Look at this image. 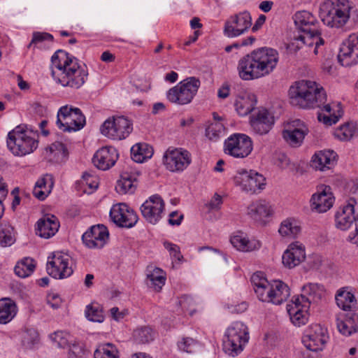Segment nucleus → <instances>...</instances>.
I'll use <instances>...</instances> for the list:
<instances>
[{
	"label": "nucleus",
	"mask_w": 358,
	"mask_h": 358,
	"mask_svg": "<svg viewBox=\"0 0 358 358\" xmlns=\"http://www.w3.org/2000/svg\"><path fill=\"white\" fill-rule=\"evenodd\" d=\"M273 293H271V303L275 305H280L290 296L289 287L282 281H274L273 282Z\"/></svg>",
	"instance_id": "40"
},
{
	"label": "nucleus",
	"mask_w": 358,
	"mask_h": 358,
	"mask_svg": "<svg viewBox=\"0 0 358 358\" xmlns=\"http://www.w3.org/2000/svg\"><path fill=\"white\" fill-rule=\"evenodd\" d=\"M222 203V197L219 194H215L210 201L208 203V206L211 210L219 209Z\"/></svg>",
	"instance_id": "60"
},
{
	"label": "nucleus",
	"mask_w": 358,
	"mask_h": 358,
	"mask_svg": "<svg viewBox=\"0 0 358 358\" xmlns=\"http://www.w3.org/2000/svg\"><path fill=\"white\" fill-rule=\"evenodd\" d=\"M56 124L64 132L76 131L85 126V117L80 108L66 105L59 109Z\"/></svg>",
	"instance_id": "8"
},
{
	"label": "nucleus",
	"mask_w": 358,
	"mask_h": 358,
	"mask_svg": "<svg viewBox=\"0 0 358 358\" xmlns=\"http://www.w3.org/2000/svg\"><path fill=\"white\" fill-rule=\"evenodd\" d=\"M231 243L238 250L243 252H249L259 249L261 243L257 240H248L243 235H236L231 238Z\"/></svg>",
	"instance_id": "42"
},
{
	"label": "nucleus",
	"mask_w": 358,
	"mask_h": 358,
	"mask_svg": "<svg viewBox=\"0 0 358 358\" xmlns=\"http://www.w3.org/2000/svg\"><path fill=\"white\" fill-rule=\"evenodd\" d=\"M357 201L355 198H349L346 204L337 211L335 215V225L341 230H347L353 222L355 223L357 217L355 216V206Z\"/></svg>",
	"instance_id": "23"
},
{
	"label": "nucleus",
	"mask_w": 358,
	"mask_h": 358,
	"mask_svg": "<svg viewBox=\"0 0 358 358\" xmlns=\"http://www.w3.org/2000/svg\"><path fill=\"white\" fill-rule=\"evenodd\" d=\"M278 59V52L273 48L264 47L254 50L238 61L239 76L243 80L266 76L275 69Z\"/></svg>",
	"instance_id": "3"
},
{
	"label": "nucleus",
	"mask_w": 358,
	"mask_h": 358,
	"mask_svg": "<svg viewBox=\"0 0 358 358\" xmlns=\"http://www.w3.org/2000/svg\"><path fill=\"white\" fill-rule=\"evenodd\" d=\"M248 327L241 322H235L227 329L223 338V351L232 357L243 352L249 341Z\"/></svg>",
	"instance_id": "6"
},
{
	"label": "nucleus",
	"mask_w": 358,
	"mask_h": 358,
	"mask_svg": "<svg viewBox=\"0 0 358 358\" xmlns=\"http://www.w3.org/2000/svg\"><path fill=\"white\" fill-rule=\"evenodd\" d=\"M251 282L254 290H255V288H258L260 286L268 285V281L262 272H256L251 277Z\"/></svg>",
	"instance_id": "57"
},
{
	"label": "nucleus",
	"mask_w": 358,
	"mask_h": 358,
	"mask_svg": "<svg viewBox=\"0 0 358 358\" xmlns=\"http://www.w3.org/2000/svg\"><path fill=\"white\" fill-rule=\"evenodd\" d=\"M15 241L14 228L10 224H4L0 228V245L10 246Z\"/></svg>",
	"instance_id": "48"
},
{
	"label": "nucleus",
	"mask_w": 358,
	"mask_h": 358,
	"mask_svg": "<svg viewBox=\"0 0 358 358\" xmlns=\"http://www.w3.org/2000/svg\"><path fill=\"white\" fill-rule=\"evenodd\" d=\"M324 292L322 285L317 283H308L302 287L301 294L293 296L292 299L298 303H303L304 308H310L311 303H317Z\"/></svg>",
	"instance_id": "26"
},
{
	"label": "nucleus",
	"mask_w": 358,
	"mask_h": 358,
	"mask_svg": "<svg viewBox=\"0 0 358 358\" xmlns=\"http://www.w3.org/2000/svg\"><path fill=\"white\" fill-rule=\"evenodd\" d=\"M38 342V334L34 329H26L22 336V343L26 348H31Z\"/></svg>",
	"instance_id": "51"
},
{
	"label": "nucleus",
	"mask_w": 358,
	"mask_h": 358,
	"mask_svg": "<svg viewBox=\"0 0 358 358\" xmlns=\"http://www.w3.org/2000/svg\"><path fill=\"white\" fill-rule=\"evenodd\" d=\"M52 76L63 87L79 89L86 82L88 71L75 57L62 50H57L51 57Z\"/></svg>",
	"instance_id": "2"
},
{
	"label": "nucleus",
	"mask_w": 358,
	"mask_h": 358,
	"mask_svg": "<svg viewBox=\"0 0 358 358\" xmlns=\"http://www.w3.org/2000/svg\"><path fill=\"white\" fill-rule=\"evenodd\" d=\"M83 182L88 185L91 189H96L98 187V184L93 180V177L88 173H84L83 175Z\"/></svg>",
	"instance_id": "59"
},
{
	"label": "nucleus",
	"mask_w": 358,
	"mask_h": 358,
	"mask_svg": "<svg viewBox=\"0 0 358 358\" xmlns=\"http://www.w3.org/2000/svg\"><path fill=\"white\" fill-rule=\"evenodd\" d=\"M329 335L327 328L320 324H310L305 331L302 341L311 351L322 350L327 341Z\"/></svg>",
	"instance_id": "15"
},
{
	"label": "nucleus",
	"mask_w": 358,
	"mask_h": 358,
	"mask_svg": "<svg viewBox=\"0 0 358 358\" xmlns=\"http://www.w3.org/2000/svg\"><path fill=\"white\" fill-rule=\"evenodd\" d=\"M338 59L343 66H350L357 63L358 34H352L341 45Z\"/></svg>",
	"instance_id": "18"
},
{
	"label": "nucleus",
	"mask_w": 358,
	"mask_h": 358,
	"mask_svg": "<svg viewBox=\"0 0 358 358\" xmlns=\"http://www.w3.org/2000/svg\"><path fill=\"white\" fill-rule=\"evenodd\" d=\"M335 299L338 306L345 311H352L351 309L357 305L355 295L348 290V287L338 289Z\"/></svg>",
	"instance_id": "36"
},
{
	"label": "nucleus",
	"mask_w": 358,
	"mask_h": 358,
	"mask_svg": "<svg viewBox=\"0 0 358 358\" xmlns=\"http://www.w3.org/2000/svg\"><path fill=\"white\" fill-rule=\"evenodd\" d=\"M291 103L301 108H322V110L328 113H318L317 119L327 125L336 124L341 117L340 105L337 104L335 112L329 103L325 104L327 94L322 87L314 81L301 80L296 82L289 90Z\"/></svg>",
	"instance_id": "1"
},
{
	"label": "nucleus",
	"mask_w": 358,
	"mask_h": 358,
	"mask_svg": "<svg viewBox=\"0 0 358 358\" xmlns=\"http://www.w3.org/2000/svg\"><path fill=\"white\" fill-rule=\"evenodd\" d=\"M252 25V17L248 11L241 12L227 20L224 24V35L229 38L237 37L248 30Z\"/></svg>",
	"instance_id": "16"
},
{
	"label": "nucleus",
	"mask_w": 358,
	"mask_h": 358,
	"mask_svg": "<svg viewBox=\"0 0 358 358\" xmlns=\"http://www.w3.org/2000/svg\"><path fill=\"white\" fill-rule=\"evenodd\" d=\"M65 333L57 331L50 335V339L56 343L59 348H64L67 344V339L65 338Z\"/></svg>",
	"instance_id": "56"
},
{
	"label": "nucleus",
	"mask_w": 358,
	"mask_h": 358,
	"mask_svg": "<svg viewBox=\"0 0 358 358\" xmlns=\"http://www.w3.org/2000/svg\"><path fill=\"white\" fill-rule=\"evenodd\" d=\"M166 169L172 172L183 171L192 162L191 154L183 148H169L163 157Z\"/></svg>",
	"instance_id": "13"
},
{
	"label": "nucleus",
	"mask_w": 358,
	"mask_h": 358,
	"mask_svg": "<svg viewBox=\"0 0 358 358\" xmlns=\"http://www.w3.org/2000/svg\"><path fill=\"white\" fill-rule=\"evenodd\" d=\"M252 148L251 138L244 134H233L224 141V153L234 158L248 157Z\"/></svg>",
	"instance_id": "10"
},
{
	"label": "nucleus",
	"mask_w": 358,
	"mask_h": 358,
	"mask_svg": "<svg viewBox=\"0 0 358 358\" xmlns=\"http://www.w3.org/2000/svg\"><path fill=\"white\" fill-rule=\"evenodd\" d=\"M335 198L329 186L323 185L317 188L310 199V206L313 210L322 213L329 210L334 203Z\"/></svg>",
	"instance_id": "20"
},
{
	"label": "nucleus",
	"mask_w": 358,
	"mask_h": 358,
	"mask_svg": "<svg viewBox=\"0 0 358 358\" xmlns=\"http://www.w3.org/2000/svg\"><path fill=\"white\" fill-rule=\"evenodd\" d=\"M252 130L259 135L266 134L275 123L273 114L266 108H260L250 116Z\"/></svg>",
	"instance_id": "21"
},
{
	"label": "nucleus",
	"mask_w": 358,
	"mask_h": 358,
	"mask_svg": "<svg viewBox=\"0 0 358 358\" xmlns=\"http://www.w3.org/2000/svg\"><path fill=\"white\" fill-rule=\"evenodd\" d=\"M265 178L255 171L242 170L234 178V183L240 186L243 191L255 194L264 189Z\"/></svg>",
	"instance_id": "12"
},
{
	"label": "nucleus",
	"mask_w": 358,
	"mask_h": 358,
	"mask_svg": "<svg viewBox=\"0 0 358 358\" xmlns=\"http://www.w3.org/2000/svg\"><path fill=\"white\" fill-rule=\"evenodd\" d=\"M156 336L155 330L149 325L136 327L132 334V338L136 344H148L154 341Z\"/></svg>",
	"instance_id": "38"
},
{
	"label": "nucleus",
	"mask_w": 358,
	"mask_h": 358,
	"mask_svg": "<svg viewBox=\"0 0 358 358\" xmlns=\"http://www.w3.org/2000/svg\"><path fill=\"white\" fill-rule=\"evenodd\" d=\"M164 247L169 251V255L171 259L174 261H177L178 263H181L183 261V256L181 254L180 247L171 243L168 241H166L163 243Z\"/></svg>",
	"instance_id": "54"
},
{
	"label": "nucleus",
	"mask_w": 358,
	"mask_h": 358,
	"mask_svg": "<svg viewBox=\"0 0 358 358\" xmlns=\"http://www.w3.org/2000/svg\"><path fill=\"white\" fill-rule=\"evenodd\" d=\"M85 313L90 321L102 322L104 320L102 309L98 303L87 306Z\"/></svg>",
	"instance_id": "49"
},
{
	"label": "nucleus",
	"mask_w": 358,
	"mask_h": 358,
	"mask_svg": "<svg viewBox=\"0 0 358 358\" xmlns=\"http://www.w3.org/2000/svg\"><path fill=\"white\" fill-rule=\"evenodd\" d=\"M109 216L112 222L121 228H131L138 220L137 213L125 203L113 205Z\"/></svg>",
	"instance_id": "14"
},
{
	"label": "nucleus",
	"mask_w": 358,
	"mask_h": 358,
	"mask_svg": "<svg viewBox=\"0 0 358 358\" xmlns=\"http://www.w3.org/2000/svg\"><path fill=\"white\" fill-rule=\"evenodd\" d=\"M54 186L53 176L45 174L36 181L33 189V194L41 201H43L51 192Z\"/></svg>",
	"instance_id": "34"
},
{
	"label": "nucleus",
	"mask_w": 358,
	"mask_h": 358,
	"mask_svg": "<svg viewBox=\"0 0 358 358\" xmlns=\"http://www.w3.org/2000/svg\"><path fill=\"white\" fill-rule=\"evenodd\" d=\"M338 155L331 150H320L312 157L310 166L315 170L325 171L333 169L337 164Z\"/></svg>",
	"instance_id": "25"
},
{
	"label": "nucleus",
	"mask_w": 358,
	"mask_h": 358,
	"mask_svg": "<svg viewBox=\"0 0 358 358\" xmlns=\"http://www.w3.org/2000/svg\"><path fill=\"white\" fill-rule=\"evenodd\" d=\"M71 257L62 252H55L48 257L46 264L48 273L55 279H64L71 276L73 270L71 266Z\"/></svg>",
	"instance_id": "11"
},
{
	"label": "nucleus",
	"mask_w": 358,
	"mask_h": 358,
	"mask_svg": "<svg viewBox=\"0 0 358 358\" xmlns=\"http://www.w3.org/2000/svg\"><path fill=\"white\" fill-rule=\"evenodd\" d=\"M36 136V132L28 129L27 127L17 126L8 132V148L16 156H24L30 154L38 147Z\"/></svg>",
	"instance_id": "5"
},
{
	"label": "nucleus",
	"mask_w": 358,
	"mask_h": 358,
	"mask_svg": "<svg viewBox=\"0 0 358 358\" xmlns=\"http://www.w3.org/2000/svg\"><path fill=\"white\" fill-rule=\"evenodd\" d=\"M35 267V262L32 258L24 257L22 260L17 262L14 268V271L17 276L27 278L34 271Z\"/></svg>",
	"instance_id": "45"
},
{
	"label": "nucleus",
	"mask_w": 358,
	"mask_h": 358,
	"mask_svg": "<svg viewBox=\"0 0 358 358\" xmlns=\"http://www.w3.org/2000/svg\"><path fill=\"white\" fill-rule=\"evenodd\" d=\"M271 213V206L265 200L256 201L248 207V215L256 222H264V219Z\"/></svg>",
	"instance_id": "32"
},
{
	"label": "nucleus",
	"mask_w": 358,
	"mask_h": 358,
	"mask_svg": "<svg viewBox=\"0 0 358 358\" xmlns=\"http://www.w3.org/2000/svg\"><path fill=\"white\" fill-rule=\"evenodd\" d=\"M153 155V149L147 143H136L131 148V158L137 163H143Z\"/></svg>",
	"instance_id": "41"
},
{
	"label": "nucleus",
	"mask_w": 358,
	"mask_h": 358,
	"mask_svg": "<svg viewBox=\"0 0 358 358\" xmlns=\"http://www.w3.org/2000/svg\"><path fill=\"white\" fill-rule=\"evenodd\" d=\"M356 133V128L352 124L341 126L336 131V136L341 141L350 140Z\"/></svg>",
	"instance_id": "52"
},
{
	"label": "nucleus",
	"mask_w": 358,
	"mask_h": 358,
	"mask_svg": "<svg viewBox=\"0 0 358 358\" xmlns=\"http://www.w3.org/2000/svg\"><path fill=\"white\" fill-rule=\"evenodd\" d=\"M44 42H47L48 45L52 44L53 36L46 32H34L29 47L35 45L38 48H42Z\"/></svg>",
	"instance_id": "50"
},
{
	"label": "nucleus",
	"mask_w": 358,
	"mask_h": 358,
	"mask_svg": "<svg viewBox=\"0 0 358 358\" xmlns=\"http://www.w3.org/2000/svg\"><path fill=\"white\" fill-rule=\"evenodd\" d=\"M59 222L53 215H47L39 219L36 223V234L41 238H49L59 230Z\"/></svg>",
	"instance_id": "27"
},
{
	"label": "nucleus",
	"mask_w": 358,
	"mask_h": 358,
	"mask_svg": "<svg viewBox=\"0 0 358 358\" xmlns=\"http://www.w3.org/2000/svg\"><path fill=\"white\" fill-rule=\"evenodd\" d=\"M301 227L293 218L283 220L280 225L278 232L282 237L294 238L300 233Z\"/></svg>",
	"instance_id": "44"
},
{
	"label": "nucleus",
	"mask_w": 358,
	"mask_h": 358,
	"mask_svg": "<svg viewBox=\"0 0 358 358\" xmlns=\"http://www.w3.org/2000/svg\"><path fill=\"white\" fill-rule=\"evenodd\" d=\"M323 23L331 28H343L358 22V9L348 0H327L320 6Z\"/></svg>",
	"instance_id": "4"
},
{
	"label": "nucleus",
	"mask_w": 358,
	"mask_h": 358,
	"mask_svg": "<svg viewBox=\"0 0 358 358\" xmlns=\"http://www.w3.org/2000/svg\"><path fill=\"white\" fill-rule=\"evenodd\" d=\"M295 39L309 48L314 47L313 52L315 55L318 54L320 46L324 44V40L321 37L320 29H316L315 31H307L302 32L301 34L296 36Z\"/></svg>",
	"instance_id": "33"
},
{
	"label": "nucleus",
	"mask_w": 358,
	"mask_h": 358,
	"mask_svg": "<svg viewBox=\"0 0 358 358\" xmlns=\"http://www.w3.org/2000/svg\"><path fill=\"white\" fill-rule=\"evenodd\" d=\"M17 308L15 303L8 298L0 299V324H7L16 315Z\"/></svg>",
	"instance_id": "39"
},
{
	"label": "nucleus",
	"mask_w": 358,
	"mask_h": 358,
	"mask_svg": "<svg viewBox=\"0 0 358 358\" xmlns=\"http://www.w3.org/2000/svg\"><path fill=\"white\" fill-rule=\"evenodd\" d=\"M119 158L117 150L113 146H103L99 149L92 158L96 167L106 171L113 167Z\"/></svg>",
	"instance_id": "22"
},
{
	"label": "nucleus",
	"mask_w": 358,
	"mask_h": 358,
	"mask_svg": "<svg viewBox=\"0 0 358 358\" xmlns=\"http://www.w3.org/2000/svg\"><path fill=\"white\" fill-rule=\"evenodd\" d=\"M165 203L162 197L155 194L148 198L141 206V211L145 220L156 224L162 217Z\"/></svg>",
	"instance_id": "17"
},
{
	"label": "nucleus",
	"mask_w": 358,
	"mask_h": 358,
	"mask_svg": "<svg viewBox=\"0 0 358 358\" xmlns=\"http://www.w3.org/2000/svg\"><path fill=\"white\" fill-rule=\"evenodd\" d=\"M348 241L352 244L358 245V215L355 220V231L349 234Z\"/></svg>",
	"instance_id": "63"
},
{
	"label": "nucleus",
	"mask_w": 358,
	"mask_h": 358,
	"mask_svg": "<svg viewBox=\"0 0 358 358\" xmlns=\"http://www.w3.org/2000/svg\"><path fill=\"white\" fill-rule=\"evenodd\" d=\"M183 218L184 215L182 214H179L178 211H173L169 214L168 222L172 226H179Z\"/></svg>",
	"instance_id": "58"
},
{
	"label": "nucleus",
	"mask_w": 358,
	"mask_h": 358,
	"mask_svg": "<svg viewBox=\"0 0 358 358\" xmlns=\"http://www.w3.org/2000/svg\"><path fill=\"white\" fill-rule=\"evenodd\" d=\"M198 346V343L189 337L183 338L178 343V348L187 353H193Z\"/></svg>",
	"instance_id": "55"
},
{
	"label": "nucleus",
	"mask_w": 358,
	"mask_h": 358,
	"mask_svg": "<svg viewBox=\"0 0 358 358\" xmlns=\"http://www.w3.org/2000/svg\"><path fill=\"white\" fill-rule=\"evenodd\" d=\"M48 303L54 309H57L61 303V299L58 295L52 294L48 296Z\"/></svg>",
	"instance_id": "61"
},
{
	"label": "nucleus",
	"mask_w": 358,
	"mask_h": 358,
	"mask_svg": "<svg viewBox=\"0 0 358 358\" xmlns=\"http://www.w3.org/2000/svg\"><path fill=\"white\" fill-rule=\"evenodd\" d=\"M166 277L162 269L155 267L147 274V285L157 292H159L165 285Z\"/></svg>",
	"instance_id": "43"
},
{
	"label": "nucleus",
	"mask_w": 358,
	"mask_h": 358,
	"mask_svg": "<svg viewBox=\"0 0 358 358\" xmlns=\"http://www.w3.org/2000/svg\"><path fill=\"white\" fill-rule=\"evenodd\" d=\"M200 85L201 82L199 78H187L167 92V99L178 105L188 104L196 94Z\"/></svg>",
	"instance_id": "7"
},
{
	"label": "nucleus",
	"mask_w": 358,
	"mask_h": 358,
	"mask_svg": "<svg viewBox=\"0 0 358 358\" xmlns=\"http://www.w3.org/2000/svg\"><path fill=\"white\" fill-rule=\"evenodd\" d=\"M290 164V160L287 155L281 154L278 156L277 165L282 169H287Z\"/></svg>",
	"instance_id": "62"
},
{
	"label": "nucleus",
	"mask_w": 358,
	"mask_h": 358,
	"mask_svg": "<svg viewBox=\"0 0 358 358\" xmlns=\"http://www.w3.org/2000/svg\"><path fill=\"white\" fill-rule=\"evenodd\" d=\"M132 130V122L124 116L109 117L100 127L103 135L113 140L125 139Z\"/></svg>",
	"instance_id": "9"
},
{
	"label": "nucleus",
	"mask_w": 358,
	"mask_h": 358,
	"mask_svg": "<svg viewBox=\"0 0 358 358\" xmlns=\"http://www.w3.org/2000/svg\"><path fill=\"white\" fill-rule=\"evenodd\" d=\"M273 283L268 282V285L260 286L255 288V292L259 301L271 303V293H273Z\"/></svg>",
	"instance_id": "53"
},
{
	"label": "nucleus",
	"mask_w": 358,
	"mask_h": 358,
	"mask_svg": "<svg viewBox=\"0 0 358 358\" xmlns=\"http://www.w3.org/2000/svg\"><path fill=\"white\" fill-rule=\"evenodd\" d=\"M307 133L308 129L304 126L303 127L292 128L291 125H289L282 131V137L290 145L298 147L301 144Z\"/></svg>",
	"instance_id": "35"
},
{
	"label": "nucleus",
	"mask_w": 358,
	"mask_h": 358,
	"mask_svg": "<svg viewBox=\"0 0 358 358\" xmlns=\"http://www.w3.org/2000/svg\"><path fill=\"white\" fill-rule=\"evenodd\" d=\"M94 358H119L118 351L111 343L99 346L94 353Z\"/></svg>",
	"instance_id": "47"
},
{
	"label": "nucleus",
	"mask_w": 358,
	"mask_h": 358,
	"mask_svg": "<svg viewBox=\"0 0 358 358\" xmlns=\"http://www.w3.org/2000/svg\"><path fill=\"white\" fill-rule=\"evenodd\" d=\"M179 303L182 309L189 310L190 304L193 303V299L191 296L185 295L181 297Z\"/></svg>",
	"instance_id": "64"
},
{
	"label": "nucleus",
	"mask_w": 358,
	"mask_h": 358,
	"mask_svg": "<svg viewBox=\"0 0 358 358\" xmlns=\"http://www.w3.org/2000/svg\"><path fill=\"white\" fill-rule=\"evenodd\" d=\"M136 176L132 173L123 172L117 180L115 189L118 194H132L136 189Z\"/></svg>",
	"instance_id": "37"
},
{
	"label": "nucleus",
	"mask_w": 358,
	"mask_h": 358,
	"mask_svg": "<svg viewBox=\"0 0 358 358\" xmlns=\"http://www.w3.org/2000/svg\"><path fill=\"white\" fill-rule=\"evenodd\" d=\"M305 259V247L298 241L289 244L282 257L283 265L288 268H294L303 262Z\"/></svg>",
	"instance_id": "24"
},
{
	"label": "nucleus",
	"mask_w": 358,
	"mask_h": 358,
	"mask_svg": "<svg viewBox=\"0 0 358 358\" xmlns=\"http://www.w3.org/2000/svg\"><path fill=\"white\" fill-rule=\"evenodd\" d=\"M293 19L296 28L301 33L307 31H315L316 29H319V22L309 11H298L294 14Z\"/></svg>",
	"instance_id": "30"
},
{
	"label": "nucleus",
	"mask_w": 358,
	"mask_h": 358,
	"mask_svg": "<svg viewBox=\"0 0 358 358\" xmlns=\"http://www.w3.org/2000/svg\"><path fill=\"white\" fill-rule=\"evenodd\" d=\"M338 331L345 336H350L358 331V314L348 311L341 315L336 320Z\"/></svg>",
	"instance_id": "28"
},
{
	"label": "nucleus",
	"mask_w": 358,
	"mask_h": 358,
	"mask_svg": "<svg viewBox=\"0 0 358 358\" xmlns=\"http://www.w3.org/2000/svg\"><path fill=\"white\" fill-rule=\"evenodd\" d=\"M308 308L303 307V303H298L294 299H292V303L287 306L290 320L295 326L301 327L306 324L308 320Z\"/></svg>",
	"instance_id": "31"
},
{
	"label": "nucleus",
	"mask_w": 358,
	"mask_h": 358,
	"mask_svg": "<svg viewBox=\"0 0 358 358\" xmlns=\"http://www.w3.org/2000/svg\"><path fill=\"white\" fill-rule=\"evenodd\" d=\"M224 126L219 121H215L206 129V136L212 141H217L224 134Z\"/></svg>",
	"instance_id": "46"
},
{
	"label": "nucleus",
	"mask_w": 358,
	"mask_h": 358,
	"mask_svg": "<svg viewBox=\"0 0 358 358\" xmlns=\"http://www.w3.org/2000/svg\"><path fill=\"white\" fill-rule=\"evenodd\" d=\"M256 104V96L253 93L244 91L237 95L234 106L239 115L245 116L255 109Z\"/></svg>",
	"instance_id": "29"
},
{
	"label": "nucleus",
	"mask_w": 358,
	"mask_h": 358,
	"mask_svg": "<svg viewBox=\"0 0 358 358\" xmlns=\"http://www.w3.org/2000/svg\"><path fill=\"white\" fill-rule=\"evenodd\" d=\"M108 238V230L103 224L92 226L82 236L83 243L90 249H101Z\"/></svg>",
	"instance_id": "19"
}]
</instances>
